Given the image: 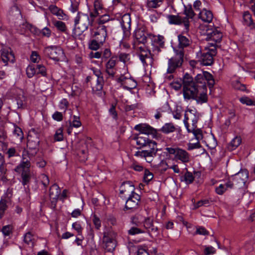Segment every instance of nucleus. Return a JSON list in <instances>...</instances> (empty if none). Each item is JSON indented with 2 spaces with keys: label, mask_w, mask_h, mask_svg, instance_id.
Here are the masks:
<instances>
[{
  "label": "nucleus",
  "mask_w": 255,
  "mask_h": 255,
  "mask_svg": "<svg viewBox=\"0 0 255 255\" xmlns=\"http://www.w3.org/2000/svg\"><path fill=\"white\" fill-rule=\"evenodd\" d=\"M79 117L74 116L72 123H70V127L79 128L81 126V123L79 120Z\"/></svg>",
  "instance_id": "obj_52"
},
{
  "label": "nucleus",
  "mask_w": 255,
  "mask_h": 255,
  "mask_svg": "<svg viewBox=\"0 0 255 255\" xmlns=\"http://www.w3.org/2000/svg\"><path fill=\"white\" fill-rule=\"evenodd\" d=\"M31 150H29V149L27 150H24L22 152V160H27L30 161L31 158L34 156L31 155Z\"/></svg>",
  "instance_id": "obj_55"
},
{
  "label": "nucleus",
  "mask_w": 255,
  "mask_h": 255,
  "mask_svg": "<svg viewBox=\"0 0 255 255\" xmlns=\"http://www.w3.org/2000/svg\"><path fill=\"white\" fill-rule=\"evenodd\" d=\"M30 166V161L27 160H22L21 163L18 166H17L16 168L15 169V171H18L20 169V168H22V170L29 169Z\"/></svg>",
  "instance_id": "obj_43"
},
{
  "label": "nucleus",
  "mask_w": 255,
  "mask_h": 255,
  "mask_svg": "<svg viewBox=\"0 0 255 255\" xmlns=\"http://www.w3.org/2000/svg\"><path fill=\"white\" fill-rule=\"evenodd\" d=\"M33 237L31 233L28 232L25 235L24 238V241L25 243H26L28 245L31 244V245H33Z\"/></svg>",
  "instance_id": "obj_53"
},
{
  "label": "nucleus",
  "mask_w": 255,
  "mask_h": 255,
  "mask_svg": "<svg viewBox=\"0 0 255 255\" xmlns=\"http://www.w3.org/2000/svg\"><path fill=\"white\" fill-rule=\"evenodd\" d=\"M240 101L242 104H246L248 106L253 104V101L248 97H242L240 98Z\"/></svg>",
  "instance_id": "obj_61"
},
{
  "label": "nucleus",
  "mask_w": 255,
  "mask_h": 255,
  "mask_svg": "<svg viewBox=\"0 0 255 255\" xmlns=\"http://www.w3.org/2000/svg\"><path fill=\"white\" fill-rule=\"evenodd\" d=\"M194 81L196 85H199V88L202 91L205 90V93H207V87L203 72L201 74H198Z\"/></svg>",
  "instance_id": "obj_27"
},
{
  "label": "nucleus",
  "mask_w": 255,
  "mask_h": 255,
  "mask_svg": "<svg viewBox=\"0 0 255 255\" xmlns=\"http://www.w3.org/2000/svg\"><path fill=\"white\" fill-rule=\"evenodd\" d=\"M21 27L22 29L21 31V32L26 30H30L31 32H33L35 30V28L34 26L27 22L23 23Z\"/></svg>",
  "instance_id": "obj_50"
},
{
  "label": "nucleus",
  "mask_w": 255,
  "mask_h": 255,
  "mask_svg": "<svg viewBox=\"0 0 255 255\" xmlns=\"http://www.w3.org/2000/svg\"><path fill=\"white\" fill-rule=\"evenodd\" d=\"M136 143L139 148L144 147V146H148L149 149H144L142 151H136L134 156L138 157H143L145 158L148 157H152L155 156L157 151L156 143L154 141L149 139L147 136L139 134L135 138Z\"/></svg>",
  "instance_id": "obj_2"
},
{
  "label": "nucleus",
  "mask_w": 255,
  "mask_h": 255,
  "mask_svg": "<svg viewBox=\"0 0 255 255\" xmlns=\"http://www.w3.org/2000/svg\"><path fill=\"white\" fill-rule=\"evenodd\" d=\"M63 130L61 128H59L57 130L55 135L54 139L56 141H61L63 140Z\"/></svg>",
  "instance_id": "obj_58"
},
{
  "label": "nucleus",
  "mask_w": 255,
  "mask_h": 255,
  "mask_svg": "<svg viewBox=\"0 0 255 255\" xmlns=\"http://www.w3.org/2000/svg\"><path fill=\"white\" fill-rule=\"evenodd\" d=\"M115 233L113 232H105L103 237V247L107 252L113 253L116 247Z\"/></svg>",
  "instance_id": "obj_8"
},
{
  "label": "nucleus",
  "mask_w": 255,
  "mask_h": 255,
  "mask_svg": "<svg viewBox=\"0 0 255 255\" xmlns=\"http://www.w3.org/2000/svg\"><path fill=\"white\" fill-rule=\"evenodd\" d=\"M104 43L100 42V40L96 38H94L91 40L89 44V48L93 50H97Z\"/></svg>",
  "instance_id": "obj_40"
},
{
  "label": "nucleus",
  "mask_w": 255,
  "mask_h": 255,
  "mask_svg": "<svg viewBox=\"0 0 255 255\" xmlns=\"http://www.w3.org/2000/svg\"><path fill=\"white\" fill-rule=\"evenodd\" d=\"M143 226L152 237H156L158 234V228L153 223V219L147 217L143 221Z\"/></svg>",
  "instance_id": "obj_16"
},
{
  "label": "nucleus",
  "mask_w": 255,
  "mask_h": 255,
  "mask_svg": "<svg viewBox=\"0 0 255 255\" xmlns=\"http://www.w3.org/2000/svg\"><path fill=\"white\" fill-rule=\"evenodd\" d=\"M18 108H22L26 104V98L23 94H19L16 98Z\"/></svg>",
  "instance_id": "obj_39"
},
{
  "label": "nucleus",
  "mask_w": 255,
  "mask_h": 255,
  "mask_svg": "<svg viewBox=\"0 0 255 255\" xmlns=\"http://www.w3.org/2000/svg\"><path fill=\"white\" fill-rule=\"evenodd\" d=\"M153 175L151 172L147 169L144 170L143 180L145 182L148 183L153 178Z\"/></svg>",
  "instance_id": "obj_54"
},
{
  "label": "nucleus",
  "mask_w": 255,
  "mask_h": 255,
  "mask_svg": "<svg viewBox=\"0 0 255 255\" xmlns=\"http://www.w3.org/2000/svg\"><path fill=\"white\" fill-rule=\"evenodd\" d=\"M49 8L51 13L56 15L60 19H63L64 16H66V14L61 9L59 8L54 5H50Z\"/></svg>",
  "instance_id": "obj_29"
},
{
  "label": "nucleus",
  "mask_w": 255,
  "mask_h": 255,
  "mask_svg": "<svg viewBox=\"0 0 255 255\" xmlns=\"http://www.w3.org/2000/svg\"><path fill=\"white\" fill-rule=\"evenodd\" d=\"M151 34H148L145 32L142 29H139L135 31L134 33L135 37L137 42L139 44H145L148 40H150L149 35Z\"/></svg>",
  "instance_id": "obj_20"
},
{
  "label": "nucleus",
  "mask_w": 255,
  "mask_h": 255,
  "mask_svg": "<svg viewBox=\"0 0 255 255\" xmlns=\"http://www.w3.org/2000/svg\"><path fill=\"white\" fill-rule=\"evenodd\" d=\"M6 172L4 156L0 153V177L3 176Z\"/></svg>",
  "instance_id": "obj_41"
},
{
  "label": "nucleus",
  "mask_w": 255,
  "mask_h": 255,
  "mask_svg": "<svg viewBox=\"0 0 255 255\" xmlns=\"http://www.w3.org/2000/svg\"><path fill=\"white\" fill-rule=\"evenodd\" d=\"M201 139H198L195 136V139H192L191 142L188 144V149L192 150L195 148H199L201 147L199 141Z\"/></svg>",
  "instance_id": "obj_36"
},
{
  "label": "nucleus",
  "mask_w": 255,
  "mask_h": 255,
  "mask_svg": "<svg viewBox=\"0 0 255 255\" xmlns=\"http://www.w3.org/2000/svg\"><path fill=\"white\" fill-rule=\"evenodd\" d=\"M107 26L105 25H98L93 31V37L100 40V42L104 43L107 35Z\"/></svg>",
  "instance_id": "obj_14"
},
{
  "label": "nucleus",
  "mask_w": 255,
  "mask_h": 255,
  "mask_svg": "<svg viewBox=\"0 0 255 255\" xmlns=\"http://www.w3.org/2000/svg\"><path fill=\"white\" fill-rule=\"evenodd\" d=\"M184 13L186 16L185 17H187L188 20L189 18H193L195 15V13H194L191 5L185 6Z\"/></svg>",
  "instance_id": "obj_42"
},
{
  "label": "nucleus",
  "mask_w": 255,
  "mask_h": 255,
  "mask_svg": "<svg viewBox=\"0 0 255 255\" xmlns=\"http://www.w3.org/2000/svg\"><path fill=\"white\" fill-rule=\"evenodd\" d=\"M222 34L219 31L216 30L213 31L211 33L210 38L216 42H219L221 40Z\"/></svg>",
  "instance_id": "obj_44"
},
{
  "label": "nucleus",
  "mask_w": 255,
  "mask_h": 255,
  "mask_svg": "<svg viewBox=\"0 0 255 255\" xmlns=\"http://www.w3.org/2000/svg\"><path fill=\"white\" fill-rule=\"evenodd\" d=\"M7 64L8 62L13 63L14 61V56L11 52H9L7 49H3L1 50L0 54V61Z\"/></svg>",
  "instance_id": "obj_23"
},
{
  "label": "nucleus",
  "mask_w": 255,
  "mask_h": 255,
  "mask_svg": "<svg viewBox=\"0 0 255 255\" xmlns=\"http://www.w3.org/2000/svg\"><path fill=\"white\" fill-rule=\"evenodd\" d=\"M95 11L91 12L90 13V20H91V23L93 24V23L94 22V19L97 16V15L99 14V13L98 12V10L99 9H101L102 7L100 5V4L98 2H96L95 3Z\"/></svg>",
  "instance_id": "obj_38"
},
{
  "label": "nucleus",
  "mask_w": 255,
  "mask_h": 255,
  "mask_svg": "<svg viewBox=\"0 0 255 255\" xmlns=\"http://www.w3.org/2000/svg\"><path fill=\"white\" fill-rule=\"evenodd\" d=\"M169 23L171 24H184L185 32H188L189 29V21L187 17L182 18L179 15H169L167 16Z\"/></svg>",
  "instance_id": "obj_13"
},
{
  "label": "nucleus",
  "mask_w": 255,
  "mask_h": 255,
  "mask_svg": "<svg viewBox=\"0 0 255 255\" xmlns=\"http://www.w3.org/2000/svg\"><path fill=\"white\" fill-rule=\"evenodd\" d=\"M183 95L185 100H194L197 103L203 104L207 102L208 97L205 90L202 91L196 85L193 78L186 73L183 78Z\"/></svg>",
  "instance_id": "obj_1"
},
{
  "label": "nucleus",
  "mask_w": 255,
  "mask_h": 255,
  "mask_svg": "<svg viewBox=\"0 0 255 255\" xmlns=\"http://www.w3.org/2000/svg\"><path fill=\"white\" fill-rule=\"evenodd\" d=\"M31 173L29 169L23 170L21 173L22 184L25 185L29 183L31 178Z\"/></svg>",
  "instance_id": "obj_33"
},
{
  "label": "nucleus",
  "mask_w": 255,
  "mask_h": 255,
  "mask_svg": "<svg viewBox=\"0 0 255 255\" xmlns=\"http://www.w3.org/2000/svg\"><path fill=\"white\" fill-rule=\"evenodd\" d=\"M175 158L183 163H186L190 161V155L185 150L179 148L177 150Z\"/></svg>",
  "instance_id": "obj_24"
},
{
  "label": "nucleus",
  "mask_w": 255,
  "mask_h": 255,
  "mask_svg": "<svg viewBox=\"0 0 255 255\" xmlns=\"http://www.w3.org/2000/svg\"><path fill=\"white\" fill-rule=\"evenodd\" d=\"M194 179V177L191 172L187 171L184 175V180L187 184L191 183Z\"/></svg>",
  "instance_id": "obj_49"
},
{
  "label": "nucleus",
  "mask_w": 255,
  "mask_h": 255,
  "mask_svg": "<svg viewBox=\"0 0 255 255\" xmlns=\"http://www.w3.org/2000/svg\"><path fill=\"white\" fill-rule=\"evenodd\" d=\"M53 24L55 27L59 31L65 32L66 30V26L64 22L61 21H54Z\"/></svg>",
  "instance_id": "obj_46"
},
{
  "label": "nucleus",
  "mask_w": 255,
  "mask_h": 255,
  "mask_svg": "<svg viewBox=\"0 0 255 255\" xmlns=\"http://www.w3.org/2000/svg\"><path fill=\"white\" fill-rule=\"evenodd\" d=\"M120 60L124 63L128 61L130 59L129 55L126 53H121L119 55Z\"/></svg>",
  "instance_id": "obj_63"
},
{
  "label": "nucleus",
  "mask_w": 255,
  "mask_h": 255,
  "mask_svg": "<svg viewBox=\"0 0 255 255\" xmlns=\"http://www.w3.org/2000/svg\"><path fill=\"white\" fill-rule=\"evenodd\" d=\"M6 153L7 155L8 158H10L11 157H13L17 155L16 149L14 147H11L8 148Z\"/></svg>",
  "instance_id": "obj_62"
},
{
  "label": "nucleus",
  "mask_w": 255,
  "mask_h": 255,
  "mask_svg": "<svg viewBox=\"0 0 255 255\" xmlns=\"http://www.w3.org/2000/svg\"><path fill=\"white\" fill-rule=\"evenodd\" d=\"M91 138H87L85 139L81 140L80 145L81 147L80 148V151L83 154H86L87 152V148L89 144L91 143Z\"/></svg>",
  "instance_id": "obj_31"
},
{
  "label": "nucleus",
  "mask_w": 255,
  "mask_h": 255,
  "mask_svg": "<svg viewBox=\"0 0 255 255\" xmlns=\"http://www.w3.org/2000/svg\"><path fill=\"white\" fill-rule=\"evenodd\" d=\"M92 25L89 16L82 12H79L75 18V28L79 35L86 30L89 26Z\"/></svg>",
  "instance_id": "obj_5"
},
{
  "label": "nucleus",
  "mask_w": 255,
  "mask_h": 255,
  "mask_svg": "<svg viewBox=\"0 0 255 255\" xmlns=\"http://www.w3.org/2000/svg\"><path fill=\"white\" fill-rule=\"evenodd\" d=\"M199 17L204 22L209 23L212 20L213 16L211 11L204 9L200 12Z\"/></svg>",
  "instance_id": "obj_28"
},
{
  "label": "nucleus",
  "mask_w": 255,
  "mask_h": 255,
  "mask_svg": "<svg viewBox=\"0 0 255 255\" xmlns=\"http://www.w3.org/2000/svg\"><path fill=\"white\" fill-rule=\"evenodd\" d=\"M249 177V172L247 169H242L236 173L233 178L235 187L242 189L244 192L246 189V183Z\"/></svg>",
  "instance_id": "obj_7"
},
{
  "label": "nucleus",
  "mask_w": 255,
  "mask_h": 255,
  "mask_svg": "<svg viewBox=\"0 0 255 255\" xmlns=\"http://www.w3.org/2000/svg\"><path fill=\"white\" fill-rule=\"evenodd\" d=\"M118 62L116 57H112L106 64V73L112 77H114L117 71L116 65Z\"/></svg>",
  "instance_id": "obj_19"
},
{
  "label": "nucleus",
  "mask_w": 255,
  "mask_h": 255,
  "mask_svg": "<svg viewBox=\"0 0 255 255\" xmlns=\"http://www.w3.org/2000/svg\"><path fill=\"white\" fill-rule=\"evenodd\" d=\"M234 88L238 90L245 91L247 90L246 85L242 84L239 81H235L233 83Z\"/></svg>",
  "instance_id": "obj_48"
},
{
  "label": "nucleus",
  "mask_w": 255,
  "mask_h": 255,
  "mask_svg": "<svg viewBox=\"0 0 255 255\" xmlns=\"http://www.w3.org/2000/svg\"><path fill=\"white\" fill-rule=\"evenodd\" d=\"M46 55L55 61H59L64 57V53L62 49L57 46H49L44 50Z\"/></svg>",
  "instance_id": "obj_10"
},
{
  "label": "nucleus",
  "mask_w": 255,
  "mask_h": 255,
  "mask_svg": "<svg viewBox=\"0 0 255 255\" xmlns=\"http://www.w3.org/2000/svg\"><path fill=\"white\" fill-rule=\"evenodd\" d=\"M216 53L215 44L209 43V45L205 47L204 51L201 53V63L205 66L212 65L213 63V56H215Z\"/></svg>",
  "instance_id": "obj_6"
},
{
  "label": "nucleus",
  "mask_w": 255,
  "mask_h": 255,
  "mask_svg": "<svg viewBox=\"0 0 255 255\" xmlns=\"http://www.w3.org/2000/svg\"><path fill=\"white\" fill-rule=\"evenodd\" d=\"M26 74L28 78H31L36 74V66L32 65L28 66L26 68Z\"/></svg>",
  "instance_id": "obj_47"
},
{
  "label": "nucleus",
  "mask_w": 255,
  "mask_h": 255,
  "mask_svg": "<svg viewBox=\"0 0 255 255\" xmlns=\"http://www.w3.org/2000/svg\"><path fill=\"white\" fill-rule=\"evenodd\" d=\"M7 208L6 202L5 200L0 201V219L2 218L4 211Z\"/></svg>",
  "instance_id": "obj_56"
},
{
  "label": "nucleus",
  "mask_w": 255,
  "mask_h": 255,
  "mask_svg": "<svg viewBox=\"0 0 255 255\" xmlns=\"http://www.w3.org/2000/svg\"><path fill=\"white\" fill-rule=\"evenodd\" d=\"M199 116L196 112L189 110L185 112L184 124L188 132H192L198 139L203 138V134L201 129L197 128V123Z\"/></svg>",
  "instance_id": "obj_3"
},
{
  "label": "nucleus",
  "mask_w": 255,
  "mask_h": 255,
  "mask_svg": "<svg viewBox=\"0 0 255 255\" xmlns=\"http://www.w3.org/2000/svg\"><path fill=\"white\" fill-rule=\"evenodd\" d=\"M130 14L128 13L124 14L122 17L121 24L126 37H128L130 35Z\"/></svg>",
  "instance_id": "obj_18"
},
{
  "label": "nucleus",
  "mask_w": 255,
  "mask_h": 255,
  "mask_svg": "<svg viewBox=\"0 0 255 255\" xmlns=\"http://www.w3.org/2000/svg\"><path fill=\"white\" fill-rule=\"evenodd\" d=\"M11 230L12 226L10 225H6L3 227L1 231L4 236H8L11 233Z\"/></svg>",
  "instance_id": "obj_60"
},
{
  "label": "nucleus",
  "mask_w": 255,
  "mask_h": 255,
  "mask_svg": "<svg viewBox=\"0 0 255 255\" xmlns=\"http://www.w3.org/2000/svg\"><path fill=\"white\" fill-rule=\"evenodd\" d=\"M134 187L129 182L124 183L121 186L120 193L121 194H127L129 195L133 194H135L134 192Z\"/></svg>",
  "instance_id": "obj_26"
},
{
  "label": "nucleus",
  "mask_w": 255,
  "mask_h": 255,
  "mask_svg": "<svg viewBox=\"0 0 255 255\" xmlns=\"http://www.w3.org/2000/svg\"><path fill=\"white\" fill-rule=\"evenodd\" d=\"M39 134L34 130L30 131L27 137V147L31 150V155L35 156L38 150L39 143Z\"/></svg>",
  "instance_id": "obj_9"
},
{
  "label": "nucleus",
  "mask_w": 255,
  "mask_h": 255,
  "mask_svg": "<svg viewBox=\"0 0 255 255\" xmlns=\"http://www.w3.org/2000/svg\"><path fill=\"white\" fill-rule=\"evenodd\" d=\"M94 75L97 77V84L93 87V90L100 91L103 89L104 84L103 77L102 76V73L99 69L93 68L92 69Z\"/></svg>",
  "instance_id": "obj_22"
},
{
  "label": "nucleus",
  "mask_w": 255,
  "mask_h": 255,
  "mask_svg": "<svg viewBox=\"0 0 255 255\" xmlns=\"http://www.w3.org/2000/svg\"><path fill=\"white\" fill-rule=\"evenodd\" d=\"M205 82H207L208 86L210 89L212 88L215 84V80L213 76L208 72H203Z\"/></svg>",
  "instance_id": "obj_32"
},
{
  "label": "nucleus",
  "mask_w": 255,
  "mask_h": 255,
  "mask_svg": "<svg viewBox=\"0 0 255 255\" xmlns=\"http://www.w3.org/2000/svg\"><path fill=\"white\" fill-rule=\"evenodd\" d=\"M163 0H146V6L148 8H156L163 3Z\"/></svg>",
  "instance_id": "obj_30"
},
{
  "label": "nucleus",
  "mask_w": 255,
  "mask_h": 255,
  "mask_svg": "<svg viewBox=\"0 0 255 255\" xmlns=\"http://www.w3.org/2000/svg\"><path fill=\"white\" fill-rule=\"evenodd\" d=\"M149 38L153 46V51L156 54L159 53L161 51L160 48H162L164 46L163 37L160 35L154 36L151 34L149 35Z\"/></svg>",
  "instance_id": "obj_15"
},
{
  "label": "nucleus",
  "mask_w": 255,
  "mask_h": 255,
  "mask_svg": "<svg viewBox=\"0 0 255 255\" xmlns=\"http://www.w3.org/2000/svg\"><path fill=\"white\" fill-rule=\"evenodd\" d=\"M243 19L246 25L250 26L253 24L252 16L249 11H245L243 14Z\"/></svg>",
  "instance_id": "obj_45"
},
{
  "label": "nucleus",
  "mask_w": 255,
  "mask_h": 255,
  "mask_svg": "<svg viewBox=\"0 0 255 255\" xmlns=\"http://www.w3.org/2000/svg\"><path fill=\"white\" fill-rule=\"evenodd\" d=\"M175 126L171 123L165 124L161 128L160 130L164 133H168L175 130Z\"/></svg>",
  "instance_id": "obj_35"
},
{
  "label": "nucleus",
  "mask_w": 255,
  "mask_h": 255,
  "mask_svg": "<svg viewBox=\"0 0 255 255\" xmlns=\"http://www.w3.org/2000/svg\"><path fill=\"white\" fill-rule=\"evenodd\" d=\"M36 69V74H40L42 76H45L46 75V70L43 65L38 64L35 65Z\"/></svg>",
  "instance_id": "obj_51"
},
{
  "label": "nucleus",
  "mask_w": 255,
  "mask_h": 255,
  "mask_svg": "<svg viewBox=\"0 0 255 255\" xmlns=\"http://www.w3.org/2000/svg\"><path fill=\"white\" fill-rule=\"evenodd\" d=\"M134 129L141 132L140 134L147 136L148 134H154L156 130L146 124H139L135 126Z\"/></svg>",
  "instance_id": "obj_21"
},
{
  "label": "nucleus",
  "mask_w": 255,
  "mask_h": 255,
  "mask_svg": "<svg viewBox=\"0 0 255 255\" xmlns=\"http://www.w3.org/2000/svg\"><path fill=\"white\" fill-rule=\"evenodd\" d=\"M13 134L15 136H16L19 139H21L23 138V133L22 131L20 128L19 127H15L14 131Z\"/></svg>",
  "instance_id": "obj_59"
},
{
  "label": "nucleus",
  "mask_w": 255,
  "mask_h": 255,
  "mask_svg": "<svg viewBox=\"0 0 255 255\" xmlns=\"http://www.w3.org/2000/svg\"><path fill=\"white\" fill-rule=\"evenodd\" d=\"M110 20V16L108 15H104L102 16L98 20V25H105Z\"/></svg>",
  "instance_id": "obj_57"
},
{
  "label": "nucleus",
  "mask_w": 255,
  "mask_h": 255,
  "mask_svg": "<svg viewBox=\"0 0 255 255\" xmlns=\"http://www.w3.org/2000/svg\"><path fill=\"white\" fill-rule=\"evenodd\" d=\"M140 199V196L136 193L130 195L126 203V209L130 212L137 209L139 206Z\"/></svg>",
  "instance_id": "obj_12"
},
{
  "label": "nucleus",
  "mask_w": 255,
  "mask_h": 255,
  "mask_svg": "<svg viewBox=\"0 0 255 255\" xmlns=\"http://www.w3.org/2000/svg\"><path fill=\"white\" fill-rule=\"evenodd\" d=\"M242 139L240 137L236 136L229 144L228 148L230 150L236 149L241 143Z\"/></svg>",
  "instance_id": "obj_34"
},
{
  "label": "nucleus",
  "mask_w": 255,
  "mask_h": 255,
  "mask_svg": "<svg viewBox=\"0 0 255 255\" xmlns=\"http://www.w3.org/2000/svg\"><path fill=\"white\" fill-rule=\"evenodd\" d=\"M136 85V82L133 79L129 78L128 80H127L126 82H125L123 87L125 89L131 90L135 88Z\"/></svg>",
  "instance_id": "obj_37"
},
{
  "label": "nucleus",
  "mask_w": 255,
  "mask_h": 255,
  "mask_svg": "<svg viewBox=\"0 0 255 255\" xmlns=\"http://www.w3.org/2000/svg\"><path fill=\"white\" fill-rule=\"evenodd\" d=\"M179 41V46L180 48L179 49H182L184 47H186L190 45L191 43V39L189 35L187 36L183 35L182 34H179L178 36Z\"/></svg>",
  "instance_id": "obj_25"
},
{
  "label": "nucleus",
  "mask_w": 255,
  "mask_h": 255,
  "mask_svg": "<svg viewBox=\"0 0 255 255\" xmlns=\"http://www.w3.org/2000/svg\"><path fill=\"white\" fill-rule=\"evenodd\" d=\"M175 55L168 59L167 73H173L180 68L183 62L184 52L183 49L174 50Z\"/></svg>",
  "instance_id": "obj_4"
},
{
  "label": "nucleus",
  "mask_w": 255,
  "mask_h": 255,
  "mask_svg": "<svg viewBox=\"0 0 255 255\" xmlns=\"http://www.w3.org/2000/svg\"><path fill=\"white\" fill-rule=\"evenodd\" d=\"M41 182L43 186L46 187L48 186L49 183V178L45 174H42L40 176Z\"/></svg>",
  "instance_id": "obj_64"
},
{
  "label": "nucleus",
  "mask_w": 255,
  "mask_h": 255,
  "mask_svg": "<svg viewBox=\"0 0 255 255\" xmlns=\"http://www.w3.org/2000/svg\"><path fill=\"white\" fill-rule=\"evenodd\" d=\"M60 189L57 184H53L50 188L49 197L51 199V207L53 209L56 207L57 201L60 194Z\"/></svg>",
  "instance_id": "obj_17"
},
{
  "label": "nucleus",
  "mask_w": 255,
  "mask_h": 255,
  "mask_svg": "<svg viewBox=\"0 0 255 255\" xmlns=\"http://www.w3.org/2000/svg\"><path fill=\"white\" fill-rule=\"evenodd\" d=\"M135 48L138 51L139 58L143 64L146 65L151 64L152 59L150 56V51L146 49L145 44L142 46H139L136 44Z\"/></svg>",
  "instance_id": "obj_11"
}]
</instances>
